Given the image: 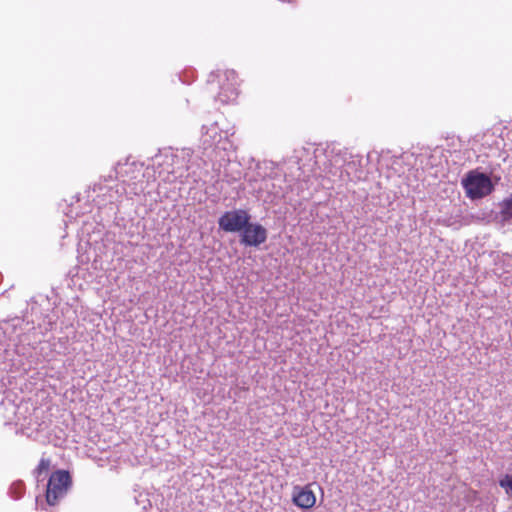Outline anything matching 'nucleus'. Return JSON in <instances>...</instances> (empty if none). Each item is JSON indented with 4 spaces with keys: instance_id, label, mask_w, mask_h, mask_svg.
I'll use <instances>...</instances> for the list:
<instances>
[{
    "instance_id": "1",
    "label": "nucleus",
    "mask_w": 512,
    "mask_h": 512,
    "mask_svg": "<svg viewBox=\"0 0 512 512\" xmlns=\"http://www.w3.org/2000/svg\"><path fill=\"white\" fill-rule=\"evenodd\" d=\"M35 328L20 317L0 321V362L15 365V356L28 357L35 344Z\"/></svg>"
},
{
    "instance_id": "2",
    "label": "nucleus",
    "mask_w": 512,
    "mask_h": 512,
    "mask_svg": "<svg viewBox=\"0 0 512 512\" xmlns=\"http://www.w3.org/2000/svg\"><path fill=\"white\" fill-rule=\"evenodd\" d=\"M360 164V160L354 157H350L347 160L345 155L340 153L331 155L327 162H325L324 170L327 175L332 177V181H353L355 179H359L361 177L360 173H358V166Z\"/></svg>"
},
{
    "instance_id": "3",
    "label": "nucleus",
    "mask_w": 512,
    "mask_h": 512,
    "mask_svg": "<svg viewBox=\"0 0 512 512\" xmlns=\"http://www.w3.org/2000/svg\"><path fill=\"white\" fill-rule=\"evenodd\" d=\"M232 134L229 133V130L220 128L217 121L210 125H203L200 144L206 157L209 160H213L217 150H227L231 146L228 137Z\"/></svg>"
},
{
    "instance_id": "4",
    "label": "nucleus",
    "mask_w": 512,
    "mask_h": 512,
    "mask_svg": "<svg viewBox=\"0 0 512 512\" xmlns=\"http://www.w3.org/2000/svg\"><path fill=\"white\" fill-rule=\"evenodd\" d=\"M462 186L465 190L466 196L471 200L482 199L490 195L494 189L495 184L491 178L477 170L469 171L462 178Z\"/></svg>"
},
{
    "instance_id": "5",
    "label": "nucleus",
    "mask_w": 512,
    "mask_h": 512,
    "mask_svg": "<svg viewBox=\"0 0 512 512\" xmlns=\"http://www.w3.org/2000/svg\"><path fill=\"white\" fill-rule=\"evenodd\" d=\"M217 83L219 93L216 100L223 104H227L236 100L238 96V78L234 70L218 71L211 73L208 78V84Z\"/></svg>"
},
{
    "instance_id": "6",
    "label": "nucleus",
    "mask_w": 512,
    "mask_h": 512,
    "mask_svg": "<svg viewBox=\"0 0 512 512\" xmlns=\"http://www.w3.org/2000/svg\"><path fill=\"white\" fill-rule=\"evenodd\" d=\"M71 485V477L68 471L57 470L49 477L46 490V504L54 506L62 499Z\"/></svg>"
},
{
    "instance_id": "7",
    "label": "nucleus",
    "mask_w": 512,
    "mask_h": 512,
    "mask_svg": "<svg viewBox=\"0 0 512 512\" xmlns=\"http://www.w3.org/2000/svg\"><path fill=\"white\" fill-rule=\"evenodd\" d=\"M251 220V215L245 209H234L224 212L218 219L219 229L228 233L241 232Z\"/></svg>"
},
{
    "instance_id": "8",
    "label": "nucleus",
    "mask_w": 512,
    "mask_h": 512,
    "mask_svg": "<svg viewBox=\"0 0 512 512\" xmlns=\"http://www.w3.org/2000/svg\"><path fill=\"white\" fill-rule=\"evenodd\" d=\"M268 231L260 223L249 224L240 232V243L245 247H259L267 241Z\"/></svg>"
},
{
    "instance_id": "9",
    "label": "nucleus",
    "mask_w": 512,
    "mask_h": 512,
    "mask_svg": "<svg viewBox=\"0 0 512 512\" xmlns=\"http://www.w3.org/2000/svg\"><path fill=\"white\" fill-rule=\"evenodd\" d=\"M314 487L320 488L316 483L295 486L292 493L294 504L304 510L312 508L316 503Z\"/></svg>"
},
{
    "instance_id": "10",
    "label": "nucleus",
    "mask_w": 512,
    "mask_h": 512,
    "mask_svg": "<svg viewBox=\"0 0 512 512\" xmlns=\"http://www.w3.org/2000/svg\"><path fill=\"white\" fill-rule=\"evenodd\" d=\"M143 165L137 163L135 161L130 162L126 160L124 163H118L115 167L114 173L115 177L121 181V183H126V181L136 180L139 177L143 178L144 174L142 172Z\"/></svg>"
},
{
    "instance_id": "11",
    "label": "nucleus",
    "mask_w": 512,
    "mask_h": 512,
    "mask_svg": "<svg viewBox=\"0 0 512 512\" xmlns=\"http://www.w3.org/2000/svg\"><path fill=\"white\" fill-rule=\"evenodd\" d=\"M146 189V185L143 179H136L131 181H126V183H121L116 185V190L114 196L113 194L109 195V201L117 200L118 197L125 194L127 197L132 198L133 196H139L144 193Z\"/></svg>"
},
{
    "instance_id": "12",
    "label": "nucleus",
    "mask_w": 512,
    "mask_h": 512,
    "mask_svg": "<svg viewBox=\"0 0 512 512\" xmlns=\"http://www.w3.org/2000/svg\"><path fill=\"white\" fill-rule=\"evenodd\" d=\"M0 409L3 410V417L6 424L12 423L17 419V411L19 407L12 398L11 392L6 393L5 397L1 401Z\"/></svg>"
},
{
    "instance_id": "13",
    "label": "nucleus",
    "mask_w": 512,
    "mask_h": 512,
    "mask_svg": "<svg viewBox=\"0 0 512 512\" xmlns=\"http://www.w3.org/2000/svg\"><path fill=\"white\" fill-rule=\"evenodd\" d=\"M500 216L503 222H512V193L500 203Z\"/></svg>"
},
{
    "instance_id": "14",
    "label": "nucleus",
    "mask_w": 512,
    "mask_h": 512,
    "mask_svg": "<svg viewBox=\"0 0 512 512\" xmlns=\"http://www.w3.org/2000/svg\"><path fill=\"white\" fill-rule=\"evenodd\" d=\"M191 155H192V152L190 149H183L181 152V155H178V154H176V155L171 154L170 156L166 155L165 160H166L167 164H171L174 166L180 162V159H182V161H189Z\"/></svg>"
},
{
    "instance_id": "15",
    "label": "nucleus",
    "mask_w": 512,
    "mask_h": 512,
    "mask_svg": "<svg viewBox=\"0 0 512 512\" xmlns=\"http://www.w3.org/2000/svg\"><path fill=\"white\" fill-rule=\"evenodd\" d=\"M50 464H51V462L49 459L42 458L40 460L38 466L36 467V469L34 471L38 481L41 478H42V480L45 478V476L47 475V473L49 471Z\"/></svg>"
},
{
    "instance_id": "16",
    "label": "nucleus",
    "mask_w": 512,
    "mask_h": 512,
    "mask_svg": "<svg viewBox=\"0 0 512 512\" xmlns=\"http://www.w3.org/2000/svg\"><path fill=\"white\" fill-rule=\"evenodd\" d=\"M25 492V485L22 481L18 480L11 484L9 488V495L13 499H19Z\"/></svg>"
},
{
    "instance_id": "17",
    "label": "nucleus",
    "mask_w": 512,
    "mask_h": 512,
    "mask_svg": "<svg viewBox=\"0 0 512 512\" xmlns=\"http://www.w3.org/2000/svg\"><path fill=\"white\" fill-rule=\"evenodd\" d=\"M168 173L172 176V178H169V181L179 180L181 183L187 182L188 175H185L184 170L180 167H173Z\"/></svg>"
},
{
    "instance_id": "18",
    "label": "nucleus",
    "mask_w": 512,
    "mask_h": 512,
    "mask_svg": "<svg viewBox=\"0 0 512 512\" xmlns=\"http://www.w3.org/2000/svg\"><path fill=\"white\" fill-rule=\"evenodd\" d=\"M500 487L504 488L507 493L512 492V474H506L499 480Z\"/></svg>"
},
{
    "instance_id": "19",
    "label": "nucleus",
    "mask_w": 512,
    "mask_h": 512,
    "mask_svg": "<svg viewBox=\"0 0 512 512\" xmlns=\"http://www.w3.org/2000/svg\"><path fill=\"white\" fill-rule=\"evenodd\" d=\"M264 189L268 190L270 194H272L275 198H282L285 196V192L282 190V188H276L275 185H273V188L269 190L268 188V181H265Z\"/></svg>"
},
{
    "instance_id": "20",
    "label": "nucleus",
    "mask_w": 512,
    "mask_h": 512,
    "mask_svg": "<svg viewBox=\"0 0 512 512\" xmlns=\"http://www.w3.org/2000/svg\"><path fill=\"white\" fill-rule=\"evenodd\" d=\"M136 502L138 504H142V508L143 509H146L147 508V504L150 505V501L148 499H145V500H139L138 498H136Z\"/></svg>"
},
{
    "instance_id": "21",
    "label": "nucleus",
    "mask_w": 512,
    "mask_h": 512,
    "mask_svg": "<svg viewBox=\"0 0 512 512\" xmlns=\"http://www.w3.org/2000/svg\"><path fill=\"white\" fill-rule=\"evenodd\" d=\"M107 188V186H103L102 184H95L93 190L96 191H102L103 189Z\"/></svg>"
},
{
    "instance_id": "22",
    "label": "nucleus",
    "mask_w": 512,
    "mask_h": 512,
    "mask_svg": "<svg viewBox=\"0 0 512 512\" xmlns=\"http://www.w3.org/2000/svg\"><path fill=\"white\" fill-rule=\"evenodd\" d=\"M36 509H44L43 504L39 505L38 499H36Z\"/></svg>"
},
{
    "instance_id": "23",
    "label": "nucleus",
    "mask_w": 512,
    "mask_h": 512,
    "mask_svg": "<svg viewBox=\"0 0 512 512\" xmlns=\"http://www.w3.org/2000/svg\"><path fill=\"white\" fill-rule=\"evenodd\" d=\"M112 179H113V175H112V174H110V175L108 176V178H105V179H104V181H105V182H108V181H110V180H112Z\"/></svg>"
}]
</instances>
